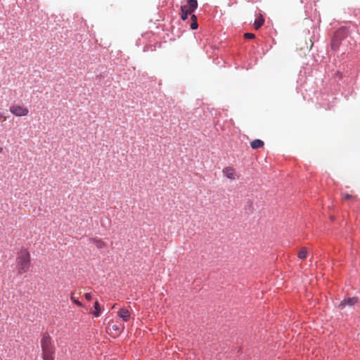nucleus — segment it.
Segmentation results:
<instances>
[{
    "label": "nucleus",
    "instance_id": "1",
    "mask_svg": "<svg viewBox=\"0 0 360 360\" xmlns=\"http://www.w3.org/2000/svg\"><path fill=\"white\" fill-rule=\"evenodd\" d=\"M31 266L30 254L26 249H22L15 259V270L18 276L27 273Z\"/></svg>",
    "mask_w": 360,
    "mask_h": 360
},
{
    "label": "nucleus",
    "instance_id": "2",
    "mask_svg": "<svg viewBox=\"0 0 360 360\" xmlns=\"http://www.w3.org/2000/svg\"><path fill=\"white\" fill-rule=\"evenodd\" d=\"M40 344L42 351V359L44 360H55L54 354L56 347L53 343L51 337L48 333H43Z\"/></svg>",
    "mask_w": 360,
    "mask_h": 360
},
{
    "label": "nucleus",
    "instance_id": "3",
    "mask_svg": "<svg viewBox=\"0 0 360 360\" xmlns=\"http://www.w3.org/2000/svg\"><path fill=\"white\" fill-rule=\"evenodd\" d=\"M347 36V32L345 29L338 30L334 34L331 41V48L333 50L336 51L339 49L342 39Z\"/></svg>",
    "mask_w": 360,
    "mask_h": 360
},
{
    "label": "nucleus",
    "instance_id": "4",
    "mask_svg": "<svg viewBox=\"0 0 360 360\" xmlns=\"http://www.w3.org/2000/svg\"><path fill=\"white\" fill-rule=\"evenodd\" d=\"M9 110L16 117H25L29 114V109L26 106L20 104L11 105Z\"/></svg>",
    "mask_w": 360,
    "mask_h": 360
},
{
    "label": "nucleus",
    "instance_id": "5",
    "mask_svg": "<svg viewBox=\"0 0 360 360\" xmlns=\"http://www.w3.org/2000/svg\"><path fill=\"white\" fill-rule=\"evenodd\" d=\"M223 174L228 179L234 180L238 177L234 168L231 167H226L222 170Z\"/></svg>",
    "mask_w": 360,
    "mask_h": 360
},
{
    "label": "nucleus",
    "instance_id": "6",
    "mask_svg": "<svg viewBox=\"0 0 360 360\" xmlns=\"http://www.w3.org/2000/svg\"><path fill=\"white\" fill-rule=\"evenodd\" d=\"M359 299L356 297H349L343 300L339 304V308L342 309L346 305L353 306L358 302Z\"/></svg>",
    "mask_w": 360,
    "mask_h": 360
},
{
    "label": "nucleus",
    "instance_id": "7",
    "mask_svg": "<svg viewBox=\"0 0 360 360\" xmlns=\"http://www.w3.org/2000/svg\"><path fill=\"white\" fill-rule=\"evenodd\" d=\"M117 316L124 321H128L131 319V313L126 308H121L117 312Z\"/></svg>",
    "mask_w": 360,
    "mask_h": 360
},
{
    "label": "nucleus",
    "instance_id": "8",
    "mask_svg": "<svg viewBox=\"0 0 360 360\" xmlns=\"http://www.w3.org/2000/svg\"><path fill=\"white\" fill-rule=\"evenodd\" d=\"M186 7L187 11L192 13L198 7V1L196 0H188Z\"/></svg>",
    "mask_w": 360,
    "mask_h": 360
},
{
    "label": "nucleus",
    "instance_id": "9",
    "mask_svg": "<svg viewBox=\"0 0 360 360\" xmlns=\"http://www.w3.org/2000/svg\"><path fill=\"white\" fill-rule=\"evenodd\" d=\"M264 142L260 139H255L250 143V146L252 149H258L264 146Z\"/></svg>",
    "mask_w": 360,
    "mask_h": 360
},
{
    "label": "nucleus",
    "instance_id": "10",
    "mask_svg": "<svg viewBox=\"0 0 360 360\" xmlns=\"http://www.w3.org/2000/svg\"><path fill=\"white\" fill-rule=\"evenodd\" d=\"M264 22V19L263 18L262 15H260L259 17L255 20V22H254L255 28L256 30H258L263 25Z\"/></svg>",
    "mask_w": 360,
    "mask_h": 360
},
{
    "label": "nucleus",
    "instance_id": "11",
    "mask_svg": "<svg viewBox=\"0 0 360 360\" xmlns=\"http://www.w3.org/2000/svg\"><path fill=\"white\" fill-rule=\"evenodd\" d=\"M297 257L300 259H304L307 257V249L305 247H302L297 254Z\"/></svg>",
    "mask_w": 360,
    "mask_h": 360
},
{
    "label": "nucleus",
    "instance_id": "12",
    "mask_svg": "<svg viewBox=\"0 0 360 360\" xmlns=\"http://www.w3.org/2000/svg\"><path fill=\"white\" fill-rule=\"evenodd\" d=\"M181 18L183 20H185L186 19H187L188 14H191V13L188 12V11H187L186 6H181Z\"/></svg>",
    "mask_w": 360,
    "mask_h": 360
},
{
    "label": "nucleus",
    "instance_id": "13",
    "mask_svg": "<svg viewBox=\"0 0 360 360\" xmlns=\"http://www.w3.org/2000/svg\"><path fill=\"white\" fill-rule=\"evenodd\" d=\"M94 311L92 312L95 317H98L101 314V310L98 301L94 303Z\"/></svg>",
    "mask_w": 360,
    "mask_h": 360
},
{
    "label": "nucleus",
    "instance_id": "14",
    "mask_svg": "<svg viewBox=\"0 0 360 360\" xmlns=\"http://www.w3.org/2000/svg\"><path fill=\"white\" fill-rule=\"evenodd\" d=\"M94 244L97 248L101 249L106 247V244L101 240H94Z\"/></svg>",
    "mask_w": 360,
    "mask_h": 360
},
{
    "label": "nucleus",
    "instance_id": "15",
    "mask_svg": "<svg viewBox=\"0 0 360 360\" xmlns=\"http://www.w3.org/2000/svg\"><path fill=\"white\" fill-rule=\"evenodd\" d=\"M342 197L345 200H356V196H353L352 195H349V194H343L342 195Z\"/></svg>",
    "mask_w": 360,
    "mask_h": 360
},
{
    "label": "nucleus",
    "instance_id": "16",
    "mask_svg": "<svg viewBox=\"0 0 360 360\" xmlns=\"http://www.w3.org/2000/svg\"><path fill=\"white\" fill-rule=\"evenodd\" d=\"M70 300L75 303L76 304L77 306L79 307H83V304H82L81 302H79L78 300H77L74 296L72 294L71 297H70Z\"/></svg>",
    "mask_w": 360,
    "mask_h": 360
},
{
    "label": "nucleus",
    "instance_id": "17",
    "mask_svg": "<svg viewBox=\"0 0 360 360\" xmlns=\"http://www.w3.org/2000/svg\"><path fill=\"white\" fill-rule=\"evenodd\" d=\"M244 37H245V38H246V39H251L255 38V34H252V33H245V34H244Z\"/></svg>",
    "mask_w": 360,
    "mask_h": 360
},
{
    "label": "nucleus",
    "instance_id": "18",
    "mask_svg": "<svg viewBox=\"0 0 360 360\" xmlns=\"http://www.w3.org/2000/svg\"><path fill=\"white\" fill-rule=\"evenodd\" d=\"M198 25L197 21H194V22H193L191 23V28L192 30H195V29H197V28H198Z\"/></svg>",
    "mask_w": 360,
    "mask_h": 360
},
{
    "label": "nucleus",
    "instance_id": "19",
    "mask_svg": "<svg viewBox=\"0 0 360 360\" xmlns=\"http://www.w3.org/2000/svg\"><path fill=\"white\" fill-rule=\"evenodd\" d=\"M85 298L90 301L92 299V294L90 292H87L84 295Z\"/></svg>",
    "mask_w": 360,
    "mask_h": 360
},
{
    "label": "nucleus",
    "instance_id": "20",
    "mask_svg": "<svg viewBox=\"0 0 360 360\" xmlns=\"http://www.w3.org/2000/svg\"><path fill=\"white\" fill-rule=\"evenodd\" d=\"M7 117L3 115V113L0 112V120L2 122H5Z\"/></svg>",
    "mask_w": 360,
    "mask_h": 360
},
{
    "label": "nucleus",
    "instance_id": "21",
    "mask_svg": "<svg viewBox=\"0 0 360 360\" xmlns=\"http://www.w3.org/2000/svg\"><path fill=\"white\" fill-rule=\"evenodd\" d=\"M112 328L113 330L117 331L118 333L120 332V328L118 326H117L116 325H113L112 326Z\"/></svg>",
    "mask_w": 360,
    "mask_h": 360
},
{
    "label": "nucleus",
    "instance_id": "22",
    "mask_svg": "<svg viewBox=\"0 0 360 360\" xmlns=\"http://www.w3.org/2000/svg\"><path fill=\"white\" fill-rule=\"evenodd\" d=\"M191 19L193 20V22L197 21V18H196V16L195 15H193L191 16Z\"/></svg>",
    "mask_w": 360,
    "mask_h": 360
},
{
    "label": "nucleus",
    "instance_id": "23",
    "mask_svg": "<svg viewBox=\"0 0 360 360\" xmlns=\"http://www.w3.org/2000/svg\"><path fill=\"white\" fill-rule=\"evenodd\" d=\"M3 152V148L0 146V153Z\"/></svg>",
    "mask_w": 360,
    "mask_h": 360
},
{
    "label": "nucleus",
    "instance_id": "24",
    "mask_svg": "<svg viewBox=\"0 0 360 360\" xmlns=\"http://www.w3.org/2000/svg\"><path fill=\"white\" fill-rule=\"evenodd\" d=\"M234 3H237V0H235V1H234Z\"/></svg>",
    "mask_w": 360,
    "mask_h": 360
}]
</instances>
